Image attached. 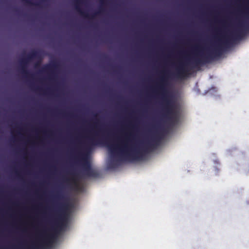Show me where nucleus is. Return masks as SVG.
I'll return each instance as SVG.
<instances>
[{
  "mask_svg": "<svg viewBox=\"0 0 249 249\" xmlns=\"http://www.w3.org/2000/svg\"><path fill=\"white\" fill-rule=\"evenodd\" d=\"M216 30H217V32L220 31V30L219 29H217Z\"/></svg>",
  "mask_w": 249,
  "mask_h": 249,
  "instance_id": "17",
  "label": "nucleus"
},
{
  "mask_svg": "<svg viewBox=\"0 0 249 249\" xmlns=\"http://www.w3.org/2000/svg\"><path fill=\"white\" fill-rule=\"evenodd\" d=\"M57 197L59 199H63L64 198V197L61 195L60 194H59L57 196Z\"/></svg>",
  "mask_w": 249,
  "mask_h": 249,
  "instance_id": "13",
  "label": "nucleus"
},
{
  "mask_svg": "<svg viewBox=\"0 0 249 249\" xmlns=\"http://www.w3.org/2000/svg\"><path fill=\"white\" fill-rule=\"evenodd\" d=\"M127 156H129L130 155H128Z\"/></svg>",
  "mask_w": 249,
  "mask_h": 249,
  "instance_id": "19",
  "label": "nucleus"
},
{
  "mask_svg": "<svg viewBox=\"0 0 249 249\" xmlns=\"http://www.w3.org/2000/svg\"><path fill=\"white\" fill-rule=\"evenodd\" d=\"M34 59H37L39 60V61L37 62L35 65L36 68L39 67L42 60L40 51L35 50L32 51L27 55L26 57L21 59L19 61L21 72L27 77L31 75L27 70V64L30 61Z\"/></svg>",
  "mask_w": 249,
  "mask_h": 249,
  "instance_id": "4",
  "label": "nucleus"
},
{
  "mask_svg": "<svg viewBox=\"0 0 249 249\" xmlns=\"http://www.w3.org/2000/svg\"><path fill=\"white\" fill-rule=\"evenodd\" d=\"M100 143V142L95 137H89L88 138V142L84 143L85 147L87 148L90 147L91 146L96 145Z\"/></svg>",
  "mask_w": 249,
  "mask_h": 249,
  "instance_id": "9",
  "label": "nucleus"
},
{
  "mask_svg": "<svg viewBox=\"0 0 249 249\" xmlns=\"http://www.w3.org/2000/svg\"><path fill=\"white\" fill-rule=\"evenodd\" d=\"M27 142V143L30 144H34L35 143V142L34 141H33L31 139H28Z\"/></svg>",
  "mask_w": 249,
  "mask_h": 249,
  "instance_id": "11",
  "label": "nucleus"
},
{
  "mask_svg": "<svg viewBox=\"0 0 249 249\" xmlns=\"http://www.w3.org/2000/svg\"><path fill=\"white\" fill-rule=\"evenodd\" d=\"M188 63H180L177 67L176 71L171 74V76L178 79H182L187 77L190 71Z\"/></svg>",
  "mask_w": 249,
  "mask_h": 249,
  "instance_id": "5",
  "label": "nucleus"
},
{
  "mask_svg": "<svg viewBox=\"0 0 249 249\" xmlns=\"http://www.w3.org/2000/svg\"><path fill=\"white\" fill-rule=\"evenodd\" d=\"M13 139H14V142L16 141V138L15 137L13 138Z\"/></svg>",
  "mask_w": 249,
  "mask_h": 249,
  "instance_id": "16",
  "label": "nucleus"
},
{
  "mask_svg": "<svg viewBox=\"0 0 249 249\" xmlns=\"http://www.w3.org/2000/svg\"><path fill=\"white\" fill-rule=\"evenodd\" d=\"M21 158H28L29 157H20ZM30 158H36V157H30ZM45 158H55V157H45ZM68 158H81L82 174L85 177L92 178H100L102 177V174L100 171L91 167V163L89 158L91 157H67Z\"/></svg>",
  "mask_w": 249,
  "mask_h": 249,
  "instance_id": "3",
  "label": "nucleus"
},
{
  "mask_svg": "<svg viewBox=\"0 0 249 249\" xmlns=\"http://www.w3.org/2000/svg\"><path fill=\"white\" fill-rule=\"evenodd\" d=\"M133 137V135L132 133L125 134L124 138L120 140L121 144L124 147H126Z\"/></svg>",
  "mask_w": 249,
  "mask_h": 249,
  "instance_id": "8",
  "label": "nucleus"
},
{
  "mask_svg": "<svg viewBox=\"0 0 249 249\" xmlns=\"http://www.w3.org/2000/svg\"><path fill=\"white\" fill-rule=\"evenodd\" d=\"M169 77H170L169 75L165 72L163 73L157 85L156 92L161 95L164 102V117L168 121L173 122L178 120V112L175 108V104L168 98L167 95L166 86L168 85V79Z\"/></svg>",
  "mask_w": 249,
  "mask_h": 249,
  "instance_id": "1",
  "label": "nucleus"
},
{
  "mask_svg": "<svg viewBox=\"0 0 249 249\" xmlns=\"http://www.w3.org/2000/svg\"><path fill=\"white\" fill-rule=\"evenodd\" d=\"M59 64L55 61L51 64H47L41 70L42 72H53V70L57 69L59 67Z\"/></svg>",
  "mask_w": 249,
  "mask_h": 249,
  "instance_id": "7",
  "label": "nucleus"
},
{
  "mask_svg": "<svg viewBox=\"0 0 249 249\" xmlns=\"http://www.w3.org/2000/svg\"><path fill=\"white\" fill-rule=\"evenodd\" d=\"M36 140H38L40 142H43V140H41V139H39H39H38V137H36Z\"/></svg>",
  "mask_w": 249,
  "mask_h": 249,
  "instance_id": "15",
  "label": "nucleus"
},
{
  "mask_svg": "<svg viewBox=\"0 0 249 249\" xmlns=\"http://www.w3.org/2000/svg\"><path fill=\"white\" fill-rule=\"evenodd\" d=\"M98 122H94L93 126L94 128H97V126H98Z\"/></svg>",
  "mask_w": 249,
  "mask_h": 249,
  "instance_id": "12",
  "label": "nucleus"
},
{
  "mask_svg": "<svg viewBox=\"0 0 249 249\" xmlns=\"http://www.w3.org/2000/svg\"><path fill=\"white\" fill-rule=\"evenodd\" d=\"M37 90H41V89H37Z\"/></svg>",
  "mask_w": 249,
  "mask_h": 249,
  "instance_id": "18",
  "label": "nucleus"
},
{
  "mask_svg": "<svg viewBox=\"0 0 249 249\" xmlns=\"http://www.w3.org/2000/svg\"><path fill=\"white\" fill-rule=\"evenodd\" d=\"M22 156H29L28 155H23ZM40 156H45V155H40ZM78 156H90L89 155H79Z\"/></svg>",
  "mask_w": 249,
  "mask_h": 249,
  "instance_id": "14",
  "label": "nucleus"
},
{
  "mask_svg": "<svg viewBox=\"0 0 249 249\" xmlns=\"http://www.w3.org/2000/svg\"><path fill=\"white\" fill-rule=\"evenodd\" d=\"M100 2L102 5L105 4V0H100ZM81 2V0H76L75 1V9L76 10L83 16L87 18H93L96 15H98L100 14V13L102 11H103V8H101V9L99 11L95 13L94 14H92L90 16H89L88 14H86L85 12L82 11L79 5V4H80Z\"/></svg>",
  "mask_w": 249,
  "mask_h": 249,
  "instance_id": "6",
  "label": "nucleus"
},
{
  "mask_svg": "<svg viewBox=\"0 0 249 249\" xmlns=\"http://www.w3.org/2000/svg\"><path fill=\"white\" fill-rule=\"evenodd\" d=\"M24 3H26L29 5H38L37 4H35L32 2V0H21Z\"/></svg>",
  "mask_w": 249,
  "mask_h": 249,
  "instance_id": "10",
  "label": "nucleus"
},
{
  "mask_svg": "<svg viewBox=\"0 0 249 249\" xmlns=\"http://www.w3.org/2000/svg\"><path fill=\"white\" fill-rule=\"evenodd\" d=\"M151 157H107L106 160L105 170L109 172L121 171L129 164H140Z\"/></svg>",
  "mask_w": 249,
  "mask_h": 249,
  "instance_id": "2",
  "label": "nucleus"
}]
</instances>
